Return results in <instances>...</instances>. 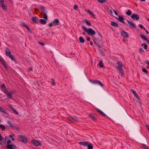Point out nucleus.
Returning <instances> with one entry per match:
<instances>
[{
	"instance_id": "nucleus-62",
	"label": "nucleus",
	"mask_w": 149,
	"mask_h": 149,
	"mask_svg": "<svg viewBox=\"0 0 149 149\" xmlns=\"http://www.w3.org/2000/svg\"><path fill=\"white\" fill-rule=\"evenodd\" d=\"M92 16L94 18H95V19H96V18L95 17V15L93 13H92V14H91Z\"/></svg>"
},
{
	"instance_id": "nucleus-26",
	"label": "nucleus",
	"mask_w": 149,
	"mask_h": 149,
	"mask_svg": "<svg viewBox=\"0 0 149 149\" xmlns=\"http://www.w3.org/2000/svg\"><path fill=\"white\" fill-rule=\"evenodd\" d=\"M88 116L90 118L92 119L94 121H95L96 120V118L91 113H89L88 114Z\"/></svg>"
},
{
	"instance_id": "nucleus-5",
	"label": "nucleus",
	"mask_w": 149,
	"mask_h": 149,
	"mask_svg": "<svg viewBox=\"0 0 149 149\" xmlns=\"http://www.w3.org/2000/svg\"><path fill=\"white\" fill-rule=\"evenodd\" d=\"M59 20L57 19H56L53 20L51 23H49L48 24L49 27H52L53 25L56 26L59 25Z\"/></svg>"
},
{
	"instance_id": "nucleus-1",
	"label": "nucleus",
	"mask_w": 149,
	"mask_h": 149,
	"mask_svg": "<svg viewBox=\"0 0 149 149\" xmlns=\"http://www.w3.org/2000/svg\"><path fill=\"white\" fill-rule=\"evenodd\" d=\"M82 28L83 30L86 32L89 35L93 36L95 34V32L91 28H89L88 29L85 26H83Z\"/></svg>"
},
{
	"instance_id": "nucleus-30",
	"label": "nucleus",
	"mask_w": 149,
	"mask_h": 149,
	"mask_svg": "<svg viewBox=\"0 0 149 149\" xmlns=\"http://www.w3.org/2000/svg\"><path fill=\"white\" fill-rule=\"evenodd\" d=\"M88 144L87 146L88 149H93V145L90 143L88 142Z\"/></svg>"
},
{
	"instance_id": "nucleus-64",
	"label": "nucleus",
	"mask_w": 149,
	"mask_h": 149,
	"mask_svg": "<svg viewBox=\"0 0 149 149\" xmlns=\"http://www.w3.org/2000/svg\"><path fill=\"white\" fill-rule=\"evenodd\" d=\"M97 111H98L99 113H100V111H100L99 109H97Z\"/></svg>"
},
{
	"instance_id": "nucleus-60",
	"label": "nucleus",
	"mask_w": 149,
	"mask_h": 149,
	"mask_svg": "<svg viewBox=\"0 0 149 149\" xmlns=\"http://www.w3.org/2000/svg\"><path fill=\"white\" fill-rule=\"evenodd\" d=\"M94 40V44L97 46V45H98V44L96 41H95L94 40Z\"/></svg>"
},
{
	"instance_id": "nucleus-22",
	"label": "nucleus",
	"mask_w": 149,
	"mask_h": 149,
	"mask_svg": "<svg viewBox=\"0 0 149 149\" xmlns=\"http://www.w3.org/2000/svg\"><path fill=\"white\" fill-rule=\"evenodd\" d=\"M6 110H5L4 109L0 107V112L4 114H7L8 115V113L6 112Z\"/></svg>"
},
{
	"instance_id": "nucleus-3",
	"label": "nucleus",
	"mask_w": 149,
	"mask_h": 149,
	"mask_svg": "<svg viewBox=\"0 0 149 149\" xmlns=\"http://www.w3.org/2000/svg\"><path fill=\"white\" fill-rule=\"evenodd\" d=\"M18 140L20 142H22L24 144H26L27 142V138L26 136L22 135H18Z\"/></svg>"
},
{
	"instance_id": "nucleus-16",
	"label": "nucleus",
	"mask_w": 149,
	"mask_h": 149,
	"mask_svg": "<svg viewBox=\"0 0 149 149\" xmlns=\"http://www.w3.org/2000/svg\"><path fill=\"white\" fill-rule=\"evenodd\" d=\"M117 20L119 21L120 22L123 23H125V22L124 21V18L121 16L119 15L118 16V18H116Z\"/></svg>"
},
{
	"instance_id": "nucleus-12",
	"label": "nucleus",
	"mask_w": 149,
	"mask_h": 149,
	"mask_svg": "<svg viewBox=\"0 0 149 149\" xmlns=\"http://www.w3.org/2000/svg\"><path fill=\"white\" fill-rule=\"evenodd\" d=\"M131 18L133 19L138 20L139 19V15L137 14L133 13L131 16Z\"/></svg>"
},
{
	"instance_id": "nucleus-15",
	"label": "nucleus",
	"mask_w": 149,
	"mask_h": 149,
	"mask_svg": "<svg viewBox=\"0 0 149 149\" xmlns=\"http://www.w3.org/2000/svg\"><path fill=\"white\" fill-rule=\"evenodd\" d=\"M46 9V8L44 7L43 6H41L40 8V10L41 12L40 14L47 12Z\"/></svg>"
},
{
	"instance_id": "nucleus-42",
	"label": "nucleus",
	"mask_w": 149,
	"mask_h": 149,
	"mask_svg": "<svg viewBox=\"0 0 149 149\" xmlns=\"http://www.w3.org/2000/svg\"><path fill=\"white\" fill-rule=\"evenodd\" d=\"M99 52L102 54L103 55H105V54H104V51L102 49H99Z\"/></svg>"
},
{
	"instance_id": "nucleus-10",
	"label": "nucleus",
	"mask_w": 149,
	"mask_h": 149,
	"mask_svg": "<svg viewBox=\"0 0 149 149\" xmlns=\"http://www.w3.org/2000/svg\"><path fill=\"white\" fill-rule=\"evenodd\" d=\"M22 26V27H24L26 28V29L30 33H33V32L32 30L26 24H25L24 22H23L21 24Z\"/></svg>"
},
{
	"instance_id": "nucleus-55",
	"label": "nucleus",
	"mask_w": 149,
	"mask_h": 149,
	"mask_svg": "<svg viewBox=\"0 0 149 149\" xmlns=\"http://www.w3.org/2000/svg\"><path fill=\"white\" fill-rule=\"evenodd\" d=\"M145 63L147 64L149 66V61H146L145 62Z\"/></svg>"
},
{
	"instance_id": "nucleus-7",
	"label": "nucleus",
	"mask_w": 149,
	"mask_h": 149,
	"mask_svg": "<svg viewBox=\"0 0 149 149\" xmlns=\"http://www.w3.org/2000/svg\"><path fill=\"white\" fill-rule=\"evenodd\" d=\"M7 123L8 125V126L9 127H10L12 128H14L17 130H19V128L18 127L14 126V124L12 123L11 121H10L9 120H8L7 121Z\"/></svg>"
},
{
	"instance_id": "nucleus-53",
	"label": "nucleus",
	"mask_w": 149,
	"mask_h": 149,
	"mask_svg": "<svg viewBox=\"0 0 149 149\" xmlns=\"http://www.w3.org/2000/svg\"><path fill=\"white\" fill-rule=\"evenodd\" d=\"M147 47H148V46H147V45H146H146H145L144 46V49H147Z\"/></svg>"
},
{
	"instance_id": "nucleus-50",
	"label": "nucleus",
	"mask_w": 149,
	"mask_h": 149,
	"mask_svg": "<svg viewBox=\"0 0 149 149\" xmlns=\"http://www.w3.org/2000/svg\"><path fill=\"white\" fill-rule=\"evenodd\" d=\"M38 43L42 46H44L45 45V44L42 42H39Z\"/></svg>"
},
{
	"instance_id": "nucleus-24",
	"label": "nucleus",
	"mask_w": 149,
	"mask_h": 149,
	"mask_svg": "<svg viewBox=\"0 0 149 149\" xmlns=\"http://www.w3.org/2000/svg\"><path fill=\"white\" fill-rule=\"evenodd\" d=\"M37 19L39 20V19L36 16H35L34 17H32V21L35 22L36 23H38V21H37Z\"/></svg>"
},
{
	"instance_id": "nucleus-2",
	"label": "nucleus",
	"mask_w": 149,
	"mask_h": 149,
	"mask_svg": "<svg viewBox=\"0 0 149 149\" xmlns=\"http://www.w3.org/2000/svg\"><path fill=\"white\" fill-rule=\"evenodd\" d=\"M116 63L118 65V66L117 67V69L119 71V72L121 73V75H123L124 74V72L122 68L123 64L122 63V62L120 61H117Z\"/></svg>"
},
{
	"instance_id": "nucleus-57",
	"label": "nucleus",
	"mask_w": 149,
	"mask_h": 149,
	"mask_svg": "<svg viewBox=\"0 0 149 149\" xmlns=\"http://www.w3.org/2000/svg\"><path fill=\"white\" fill-rule=\"evenodd\" d=\"M113 10V11H114L115 14L116 15H118V14L117 13V12H116V10Z\"/></svg>"
},
{
	"instance_id": "nucleus-33",
	"label": "nucleus",
	"mask_w": 149,
	"mask_h": 149,
	"mask_svg": "<svg viewBox=\"0 0 149 149\" xmlns=\"http://www.w3.org/2000/svg\"><path fill=\"white\" fill-rule=\"evenodd\" d=\"M89 81L93 83L94 84H97L98 80H92V79H89Z\"/></svg>"
},
{
	"instance_id": "nucleus-56",
	"label": "nucleus",
	"mask_w": 149,
	"mask_h": 149,
	"mask_svg": "<svg viewBox=\"0 0 149 149\" xmlns=\"http://www.w3.org/2000/svg\"><path fill=\"white\" fill-rule=\"evenodd\" d=\"M33 70V69L32 68L30 67L29 68V71H32Z\"/></svg>"
},
{
	"instance_id": "nucleus-20",
	"label": "nucleus",
	"mask_w": 149,
	"mask_h": 149,
	"mask_svg": "<svg viewBox=\"0 0 149 149\" xmlns=\"http://www.w3.org/2000/svg\"><path fill=\"white\" fill-rule=\"evenodd\" d=\"M6 54L7 56H8L11 54L10 49L8 47H6Z\"/></svg>"
},
{
	"instance_id": "nucleus-23",
	"label": "nucleus",
	"mask_w": 149,
	"mask_h": 149,
	"mask_svg": "<svg viewBox=\"0 0 149 149\" xmlns=\"http://www.w3.org/2000/svg\"><path fill=\"white\" fill-rule=\"evenodd\" d=\"M139 36L142 39L147 41L148 43L149 44V40H148V39L145 36L142 35H140Z\"/></svg>"
},
{
	"instance_id": "nucleus-29",
	"label": "nucleus",
	"mask_w": 149,
	"mask_h": 149,
	"mask_svg": "<svg viewBox=\"0 0 149 149\" xmlns=\"http://www.w3.org/2000/svg\"><path fill=\"white\" fill-rule=\"evenodd\" d=\"M45 20L43 19H39V20H40V23L42 24H45L46 23V21Z\"/></svg>"
},
{
	"instance_id": "nucleus-38",
	"label": "nucleus",
	"mask_w": 149,
	"mask_h": 149,
	"mask_svg": "<svg viewBox=\"0 0 149 149\" xmlns=\"http://www.w3.org/2000/svg\"><path fill=\"white\" fill-rule=\"evenodd\" d=\"M71 118L72 120H73L76 122H77L79 121V119L78 118L76 117H75L74 116L72 117Z\"/></svg>"
},
{
	"instance_id": "nucleus-34",
	"label": "nucleus",
	"mask_w": 149,
	"mask_h": 149,
	"mask_svg": "<svg viewBox=\"0 0 149 149\" xmlns=\"http://www.w3.org/2000/svg\"><path fill=\"white\" fill-rule=\"evenodd\" d=\"M132 13V12L130 10H128L127 12H126V14L128 16L130 15Z\"/></svg>"
},
{
	"instance_id": "nucleus-19",
	"label": "nucleus",
	"mask_w": 149,
	"mask_h": 149,
	"mask_svg": "<svg viewBox=\"0 0 149 149\" xmlns=\"http://www.w3.org/2000/svg\"><path fill=\"white\" fill-rule=\"evenodd\" d=\"M88 143V142L86 141H82L79 142V144L85 147H87Z\"/></svg>"
},
{
	"instance_id": "nucleus-52",
	"label": "nucleus",
	"mask_w": 149,
	"mask_h": 149,
	"mask_svg": "<svg viewBox=\"0 0 149 149\" xmlns=\"http://www.w3.org/2000/svg\"><path fill=\"white\" fill-rule=\"evenodd\" d=\"M13 135L14 136L15 135L14 134H13L12 135H9V137L10 138H12L13 137Z\"/></svg>"
},
{
	"instance_id": "nucleus-32",
	"label": "nucleus",
	"mask_w": 149,
	"mask_h": 149,
	"mask_svg": "<svg viewBox=\"0 0 149 149\" xmlns=\"http://www.w3.org/2000/svg\"><path fill=\"white\" fill-rule=\"evenodd\" d=\"M98 65L100 68H102L104 67V64L102 60H100L98 63Z\"/></svg>"
},
{
	"instance_id": "nucleus-27",
	"label": "nucleus",
	"mask_w": 149,
	"mask_h": 149,
	"mask_svg": "<svg viewBox=\"0 0 149 149\" xmlns=\"http://www.w3.org/2000/svg\"><path fill=\"white\" fill-rule=\"evenodd\" d=\"M41 16H43V17H42L45 19L47 20L48 19V16L46 14V13H43L40 14Z\"/></svg>"
},
{
	"instance_id": "nucleus-21",
	"label": "nucleus",
	"mask_w": 149,
	"mask_h": 149,
	"mask_svg": "<svg viewBox=\"0 0 149 149\" xmlns=\"http://www.w3.org/2000/svg\"><path fill=\"white\" fill-rule=\"evenodd\" d=\"M131 91L132 92V93L135 96L138 100H140V98L138 96L137 94L136 93V92L132 89H131Z\"/></svg>"
},
{
	"instance_id": "nucleus-63",
	"label": "nucleus",
	"mask_w": 149,
	"mask_h": 149,
	"mask_svg": "<svg viewBox=\"0 0 149 149\" xmlns=\"http://www.w3.org/2000/svg\"><path fill=\"white\" fill-rule=\"evenodd\" d=\"M144 30L146 32V33H147V34H148V33H149V32H148V31L147 30H146L145 28V30Z\"/></svg>"
},
{
	"instance_id": "nucleus-4",
	"label": "nucleus",
	"mask_w": 149,
	"mask_h": 149,
	"mask_svg": "<svg viewBox=\"0 0 149 149\" xmlns=\"http://www.w3.org/2000/svg\"><path fill=\"white\" fill-rule=\"evenodd\" d=\"M11 142L10 140H8L6 143V148L7 149H16V146L15 144H10Z\"/></svg>"
},
{
	"instance_id": "nucleus-43",
	"label": "nucleus",
	"mask_w": 149,
	"mask_h": 149,
	"mask_svg": "<svg viewBox=\"0 0 149 149\" xmlns=\"http://www.w3.org/2000/svg\"><path fill=\"white\" fill-rule=\"evenodd\" d=\"M142 71L143 72L146 73V74H147L148 73V71L147 70H146V69L145 68H142Z\"/></svg>"
},
{
	"instance_id": "nucleus-44",
	"label": "nucleus",
	"mask_w": 149,
	"mask_h": 149,
	"mask_svg": "<svg viewBox=\"0 0 149 149\" xmlns=\"http://www.w3.org/2000/svg\"><path fill=\"white\" fill-rule=\"evenodd\" d=\"M78 6H77V5H75L74 6V7H73L74 9L77 10V9H78Z\"/></svg>"
},
{
	"instance_id": "nucleus-45",
	"label": "nucleus",
	"mask_w": 149,
	"mask_h": 149,
	"mask_svg": "<svg viewBox=\"0 0 149 149\" xmlns=\"http://www.w3.org/2000/svg\"><path fill=\"white\" fill-rule=\"evenodd\" d=\"M97 84H99L102 86H104L103 84L100 81H98V83Z\"/></svg>"
},
{
	"instance_id": "nucleus-36",
	"label": "nucleus",
	"mask_w": 149,
	"mask_h": 149,
	"mask_svg": "<svg viewBox=\"0 0 149 149\" xmlns=\"http://www.w3.org/2000/svg\"><path fill=\"white\" fill-rule=\"evenodd\" d=\"M141 146L144 149H149L148 147L145 144H141Z\"/></svg>"
},
{
	"instance_id": "nucleus-58",
	"label": "nucleus",
	"mask_w": 149,
	"mask_h": 149,
	"mask_svg": "<svg viewBox=\"0 0 149 149\" xmlns=\"http://www.w3.org/2000/svg\"><path fill=\"white\" fill-rule=\"evenodd\" d=\"M86 40H87V41H90V38L89 37H87V38H86Z\"/></svg>"
},
{
	"instance_id": "nucleus-48",
	"label": "nucleus",
	"mask_w": 149,
	"mask_h": 149,
	"mask_svg": "<svg viewBox=\"0 0 149 149\" xmlns=\"http://www.w3.org/2000/svg\"><path fill=\"white\" fill-rule=\"evenodd\" d=\"M139 26L141 29H143L144 30H145V28L143 27V25L141 24H140L139 25Z\"/></svg>"
},
{
	"instance_id": "nucleus-47",
	"label": "nucleus",
	"mask_w": 149,
	"mask_h": 149,
	"mask_svg": "<svg viewBox=\"0 0 149 149\" xmlns=\"http://www.w3.org/2000/svg\"><path fill=\"white\" fill-rule=\"evenodd\" d=\"M51 80L52 81V82L51 83L53 85H55V84L54 79H52Z\"/></svg>"
},
{
	"instance_id": "nucleus-14",
	"label": "nucleus",
	"mask_w": 149,
	"mask_h": 149,
	"mask_svg": "<svg viewBox=\"0 0 149 149\" xmlns=\"http://www.w3.org/2000/svg\"><path fill=\"white\" fill-rule=\"evenodd\" d=\"M121 35L124 37H129V35L128 33L124 30H122L121 31Z\"/></svg>"
},
{
	"instance_id": "nucleus-6",
	"label": "nucleus",
	"mask_w": 149,
	"mask_h": 149,
	"mask_svg": "<svg viewBox=\"0 0 149 149\" xmlns=\"http://www.w3.org/2000/svg\"><path fill=\"white\" fill-rule=\"evenodd\" d=\"M7 95V99H12V95L14 93V92L13 91L8 92V91H7L6 93H4Z\"/></svg>"
},
{
	"instance_id": "nucleus-61",
	"label": "nucleus",
	"mask_w": 149,
	"mask_h": 149,
	"mask_svg": "<svg viewBox=\"0 0 149 149\" xmlns=\"http://www.w3.org/2000/svg\"><path fill=\"white\" fill-rule=\"evenodd\" d=\"M9 108L10 109H11L12 110V109H13L14 108L12 106H10V107H9Z\"/></svg>"
},
{
	"instance_id": "nucleus-41",
	"label": "nucleus",
	"mask_w": 149,
	"mask_h": 149,
	"mask_svg": "<svg viewBox=\"0 0 149 149\" xmlns=\"http://www.w3.org/2000/svg\"><path fill=\"white\" fill-rule=\"evenodd\" d=\"M98 1L100 3L107 2V0H98Z\"/></svg>"
},
{
	"instance_id": "nucleus-11",
	"label": "nucleus",
	"mask_w": 149,
	"mask_h": 149,
	"mask_svg": "<svg viewBox=\"0 0 149 149\" xmlns=\"http://www.w3.org/2000/svg\"><path fill=\"white\" fill-rule=\"evenodd\" d=\"M31 143L34 145L36 146H41L42 145L41 143L35 140H32Z\"/></svg>"
},
{
	"instance_id": "nucleus-59",
	"label": "nucleus",
	"mask_w": 149,
	"mask_h": 149,
	"mask_svg": "<svg viewBox=\"0 0 149 149\" xmlns=\"http://www.w3.org/2000/svg\"><path fill=\"white\" fill-rule=\"evenodd\" d=\"M88 13H90V14H91V15L92 14V13H93L92 12H91V11L90 10H88Z\"/></svg>"
},
{
	"instance_id": "nucleus-13",
	"label": "nucleus",
	"mask_w": 149,
	"mask_h": 149,
	"mask_svg": "<svg viewBox=\"0 0 149 149\" xmlns=\"http://www.w3.org/2000/svg\"><path fill=\"white\" fill-rule=\"evenodd\" d=\"M1 90L4 93H6L7 91L6 90V87L5 84H2L1 85Z\"/></svg>"
},
{
	"instance_id": "nucleus-46",
	"label": "nucleus",
	"mask_w": 149,
	"mask_h": 149,
	"mask_svg": "<svg viewBox=\"0 0 149 149\" xmlns=\"http://www.w3.org/2000/svg\"><path fill=\"white\" fill-rule=\"evenodd\" d=\"M100 113L103 116H106V114L102 111H100V113Z\"/></svg>"
},
{
	"instance_id": "nucleus-17",
	"label": "nucleus",
	"mask_w": 149,
	"mask_h": 149,
	"mask_svg": "<svg viewBox=\"0 0 149 149\" xmlns=\"http://www.w3.org/2000/svg\"><path fill=\"white\" fill-rule=\"evenodd\" d=\"M97 35L98 37L97 38V39L100 42L102 41V36L101 34L97 31Z\"/></svg>"
},
{
	"instance_id": "nucleus-37",
	"label": "nucleus",
	"mask_w": 149,
	"mask_h": 149,
	"mask_svg": "<svg viewBox=\"0 0 149 149\" xmlns=\"http://www.w3.org/2000/svg\"><path fill=\"white\" fill-rule=\"evenodd\" d=\"M0 128L3 131L5 130V126L3 125H0Z\"/></svg>"
},
{
	"instance_id": "nucleus-8",
	"label": "nucleus",
	"mask_w": 149,
	"mask_h": 149,
	"mask_svg": "<svg viewBox=\"0 0 149 149\" xmlns=\"http://www.w3.org/2000/svg\"><path fill=\"white\" fill-rule=\"evenodd\" d=\"M3 61L4 60L3 59L0 55V61L1 62V63L3 67L5 68V69L7 70H8L9 68L5 63L6 62H5L4 61Z\"/></svg>"
},
{
	"instance_id": "nucleus-54",
	"label": "nucleus",
	"mask_w": 149,
	"mask_h": 149,
	"mask_svg": "<svg viewBox=\"0 0 149 149\" xmlns=\"http://www.w3.org/2000/svg\"><path fill=\"white\" fill-rule=\"evenodd\" d=\"M145 126L149 130V125H146Z\"/></svg>"
},
{
	"instance_id": "nucleus-39",
	"label": "nucleus",
	"mask_w": 149,
	"mask_h": 149,
	"mask_svg": "<svg viewBox=\"0 0 149 149\" xmlns=\"http://www.w3.org/2000/svg\"><path fill=\"white\" fill-rule=\"evenodd\" d=\"M139 52L140 53V54H142V53H143L144 52V50L143 49L141 48H140L139 49Z\"/></svg>"
},
{
	"instance_id": "nucleus-49",
	"label": "nucleus",
	"mask_w": 149,
	"mask_h": 149,
	"mask_svg": "<svg viewBox=\"0 0 149 149\" xmlns=\"http://www.w3.org/2000/svg\"><path fill=\"white\" fill-rule=\"evenodd\" d=\"M6 140H4L3 142L2 143H0V144L1 145H2L3 144H6Z\"/></svg>"
},
{
	"instance_id": "nucleus-40",
	"label": "nucleus",
	"mask_w": 149,
	"mask_h": 149,
	"mask_svg": "<svg viewBox=\"0 0 149 149\" xmlns=\"http://www.w3.org/2000/svg\"><path fill=\"white\" fill-rule=\"evenodd\" d=\"M12 111L16 115H18L19 114L18 112L14 108H13L12 110Z\"/></svg>"
},
{
	"instance_id": "nucleus-28",
	"label": "nucleus",
	"mask_w": 149,
	"mask_h": 149,
	"mask_svg": "<svg viewBox=\"0 0 149 149\" xmlns=\"http://www.w3.org/2000/svg\"><path fill=\"white\" fill-rule=\"evenodd\" d=\"M111 24L112 26L115 27H118V24L117 23L114 22L113 21H111Z\"/></svg>"
},
{
	"instance_id": "nucleus-18",
	"label": "nucleus",
	"mask_w": 149,
	"mask_h": 149,
	"mask_svg": "<svg viewBox=\"0 0 149 149\" xmlns=\"http://www.w3.org/2000/svg\"><path fill=\"white\" fill-rule=\"evenodd\" d=\"M8 56L13 61L16 63H17V62L16 58L14 57L13 55L11 54Z\"/></svg>"
},
{
	"instance_id": "nucleus-51",
	"label": "nucleus",
	"mask_w": 149,
	"mask_h": 149,
	"mask_svg": "<svg viewBox=\"0 0 149 149\" xmlns=\"http://www.w3.org/2000/svg\"><path fill=\"white\" fill-rule=\"evenodd\" d=\"M35 10L36 12H39V10L38 9L35 8Z\"/></svg>"
},
{
	"instance_id": "nucleus-31",
	"label": "nucleus",
	"mask_w": 149,
	"mask_h": 149,
	"mask_svg": "<svg viewBox=\"0 0 149 149\" xmlns=\"http://www.w3.org/2000/svg\"><path fill=\"white\" fill-rule=\"evenodd\" d=\"M79 42L82 43H84L85 42V40L82 36H80L79 38Z\"/></svg>"
},
{
	"instance_id": "nucleus-9",
	"label": "nucleus",
	"mask_w": 149,
	"mask_h": 149,
	"mask_svg": "<svg viewBox=\"0 0 149 149\" xmlns=\"http://www.w3.org/2000/svg\"><path fill=\"white\" fill-rule=\"evenodd\" d=\"M4 0H0V6L2 9L4 10H6L7 9V6L4 4Z\"/></svg>"
},
{
	"instance_id": "nucleus-35",
	"label": "nucleus",
	"mask_w": 149,
	"mask_h": 149,
	"mask_svg": "<svg viewBox=\"0 0 149 149\" xmlns=\"http://www.w3.org/2000/svg\"><path fill=\"white\" fill-rule=\"evenodd\" d=\"M84 21L87 24L88 26H91V23L88 21L86 20H84Z\"/></svg>"
},
{
	"instance_id": "nucleus-25",
	"label": "nucleus",
	"mask_w": 149,
	"mask_h": 149,
	"mask_svg": "<svg viewBox=\"0 0 149 149\" xmlns=\"http://www.w3.org/2000/svg\"><path fill=\"white\" fill-rule=\"evenodd\" d=\"M127 21L128 23L130 25L132 28H136V26L134 24H133V23L130 22L128 20H127Z\"/></svg>"
}]
</instances>
